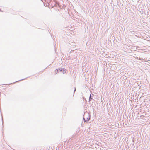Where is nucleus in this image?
Here are the masks:
<instances>
[{"instance_id": "obj_1", "label": "nucleus", "mask_w": 150, "mask_h": 150, "mask_svg": "<svg viewBox=\"0 0 150 150\" xmlns=\"http://www.w3.org/2000/svg\"><path fill=\"white\" fill-rule=\"evenodd\" d=\"M85 116H84V120H85Z\"/></svg>"}, {"instance_id": "obj_2", "label": "nucleus", "mask_w": 150, "mask_h": 150, "mask_svg": "<svg viewBox=\"0 0 150 150\" xmlns=\"http://www.w3.org/2000/svg\"><path fill=\"white\" fill-rule=\"evenodd\" d=\"M50 0V1H52V0ZM53 0L54 1H55V0Z\"/></svg>"}]
</instances>
